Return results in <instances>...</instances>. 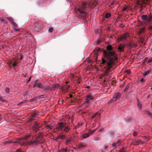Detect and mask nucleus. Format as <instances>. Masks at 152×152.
Returning a JSON list of instances; mask_svg holds the SVG:
<instances>
[{"instance_id": "nucleus-1", "label": "nucleus", "mask_w": 152, "mask_h": 152, "mask_svg": "<svg viewBox=\"0 0 152 152\" xmlns=\"http://www.w3.org/2000/svg\"><path fill=\"white\" fill-rule=\"evenodd\" d=\"M105 55L106 58H109L110 61H106L104 59L102 60V64L106 66L105 67L106 68L105 70L104 71V75L105 76H107L109 74V73L110 72V69L112 67L113 65L114 62L112 58H110V56H113L115 57V53L113 52H105Z\"/></svg>"}, {"instance_id": "nucleus-2", "label": "nucleus", "mask_w": 152, "mask_h": 152, "mask_svg": "<svg viewBox=\"0 0 152 152\" xmlns=\"http://www.w3.org/2000/svg\"><path fill=\"white\" fill-rule=\"evenodd\" d=\"M88 4V2H81L79 5L76 8L75 11L76 13H80L82 15V17L84 18L86 13V5Z\"/></svg>"}, {"instance_id": "nucleus-3", "label": "nucleus", "mask_w": 152, "mask_h": 152, "mask_svg": "<svg viewBox=\"0 0 152 152\" xmlns=\"http://www.w3.org/2000/svg\"><path fill=\"white\" fill-rule=\"evenodd\" d=\"M56 129L58 131L63 130V132H68L70 130V126L67 125L66 124L63 122L58 123L56 126Z\"/></svg>"}, {"instance_id": "nucleus-4", "label": "nucleus", "mask_w": 152, "mask_h": 152, "mask_svg": "<svg viewBox=\"0 0 152 152\" xmlns=\"http://www.w3.org/2000/svg\"><path fill=\"white\" fill-rule=\"evenodd\" d=\"M107 50H108V51H105L104 52V58H106V59H107L108 60V61H110V60L109 58H106L105 55V52H114L115 53V57H114L113 56H110V58H112L113 59V62H114V61L115 60H116L117 58V56L115 54V53L113 51H112V50H113V48L112 47L111 45H108L107 46L106 48Z\"/></svg>"}, {"instance_id": "nucleus-5", "label": "nucleus", "mask_w": 152, "mask_h": 152, "mask_svg": "<svg viewBox=\"0 0 152 152\" xmlns=\"http://www.w3.org/2000/svg\"><path fill=\"white\" fill-rule=\"evenodd\" d=\"M149 0H138L137 1V7L140 8V12H142V10L145 7V5H144L147 3Z\"/></svg>"}, {"instance_id": "nucleus-6", "label": "nucleus", "mask_w": 152, "mask_h": 152, "mask_svg": "<svg viewBox=\"0 0 152 152\" xmlns=\"http://www.w3.org/2000/svg\"><path fill=\"white\" fill-rule=\"evenodd\" d=\"M18 64V61L16 59H10L8 61V64L10 66H12V68L15 69L17 67V65Z\"/></svg>"}, {"instance_id": "nucleus-7", "label": "nucleus", "mask_w": 152, "mask_h": 152, "mask_svg": "<svg viewBox=\"0 0 152 152\" xmlns=\"http://www.w3.org/2000/svg\"><path fill=\"white\" fill-rule=\"evenodd\" d=\"M121 96V94L119 92L115 93L113 96V98L108 103L112 101L116 102L119 100Z\"/></svg>"}, {"instance_id": "nucleus-8", "label": "nucleus", "mask_w": 152, "mask_h": 152, "mask_svg": "<svg viewBox=\"0 0 152 152\" xmlns=\"http://www.w3.org/2000/svg\"><path fill=\"white\" fill-rule=\"evenodd\" d=\"M33 125L31 127L32 130L35 132H36L39 130L40 127L39 124L37 123V121H34L33 124Z\"/></svg>"}, {"instance_id": "nucleus-9", "label": "nucleus", "mask_w": 152, "mask_h": 152, "mask_svg": "<svg viewBox=\"0 0 152 152\" xmlns=\"http://www.w3.org/2000/svg\"><path fill=\"white\" fill-rule=\"evenodd\" d=\"M132 143L134 145H137L139 144H143L144 142L140 139H134L132 140Z\"/></svg>"}, {"instance_id": "nucleus-10", "label": "nucleus", "mask_w": 152, "mask_h": 152, "mask_svg": "<svg viewBox=\"0 0 152 152\" xmlns=\"http://www.w3.org/2000/svg\"><path fill=\"white\" fill-rule=\"evenodd\" d=\"M39 142V140H36V139L34 140H31L30 141L28 142V145H32L34 147L37 145V143H38ZM38 146H39V145H38Z\"/></svg>"}, {"instance_id": "nucleus-11", "label": "nucleus", "mask_w": 152, "mask_h": 152, "mask_svg": "<svg viewBox=\"0 0 152 152\" xmlns=\"http://www.w3.org/2000/svg\"><path fill=\"white\" fill-rule=\"evenodd\" d=\"M69 87L70 86L68 84H64L61 87V89L63 92L66 93L68 91Z\"/></svg>"}, {"instance_id": "nucleus-12", "label": "nucleus", "mask_w": 152, "mask_h": 152, "mask_svg": "<svg viewBox=\"0 0 152 152\" xmlns=\"http://www.w3.org/2000/svg\"><path fill=\"white\" fill-rule=\"evenodd\" d=\"M38 80H36L35 81L33 87L34 88L37 87L39 88L42 89L43 88V86L40 83H38Z\"/></svg>"}, {"instance_id": "nucleus-13", "label": "nucleus", "mask_w": 152, "mask_h": 152, "mask_svg": "<svg viewBox=\"0 0 152 152\" xmlns=\"http://www.w3.org/2000/svg\"><path fill=\"white\" fill-rule=\"evenodd\" d=\"M94 98V97L91 95H87L86 97V103L88 104L90 101L92 100Z\"/></svg>"}, {"instance_id": "nucleus-14", "label": "nucleus", "mask_w": 152, "mask_h": 152, "mask_svg": "<svg viewBox=\"0 0 152 152\" xmlns=\"http://www.w3.org/2000/svg\"><path fill=\"white\" fill-rule=\"evenodd\" d=\"M25 140L24 139H18L17 142L18 143H19L21 145V146H26L27 145H28V142H24V140Z\"/></svg>"}, {"instance_id": "nucleus-15", "label": "nucleus", "mask_w": 152, "mask_h": 152, "mask_svg": "<svg viewBox=\"0 0 152 152\" xmlns=\"http://www.w3.org/2000/svg\"><path fill=\"white\" fill-rule=\"evenodd\" d=\"M129 37V34L128 33H125L120 37L121 40H126L128 37Z\"/></svg>"}, {"instance_id": "nucleus-16", "label": "nucleus", "mask_w": 152, "mask_h": 152, "mask_svg": "<svg viewBox=\"0 0 152 152\" xmlns=\"http://www.w3.org/2000/svg\"><path fill=\"white\" fill-rule=\"evenodd\" d=\"M121 144L120 140H118L115 142H114L112 144V146L114 148H116L119 145Z\"/></svg>"}, {"instance_id": "nucleus-17", "label": "nucleus", "mask_w": 152, "mask_h": 152, "mask_svg": "<svg viewBox=\"0 0 152 152\" xmlns=\"http://www.w3.org/2000/svg\"><path fill=\"white\" fill-rule=\"evenodd\" d=\"M97 4V2L96 1H91L89 3L88 2V4H87V5H88L89 6L93 7L96 5Z\"/></svg>"}, {"instance_id": "nucleus-18", "label": "nucleus", "mask_w": 152, "mask_h": 152, "mask_svg": "<svg viewBox=\"0 0 152 152\" xmlns=\"http://www.w3.org/2000/svg\"><path fill=\"white\" fill-rule=\"evenodd\" d=\"M89 136V133H85L82 135V137H81L82 139L83 140V139H86Z\"/></svg>"}, {"instance_id": "nucleus-19", "label": "nucleus", "mask_w": 152, "mask_h": 152, "mask_svg": "<svg viewBox=\"0 0 152 152\" xmlns=\"http://www.w3.org/2000/svg\"><path fill=\"white\" fill-rule=\"evenodd\" d=\"M37 115L36 113H34L32 115L29 121H30L32 122V121L35 119V118L37 116Z\"/></svg>"}, {"instance_id": "nucleus-20", "label": "nucleus", "mask_w": 152, "mask_h": 152, "mask_svg": "<svg viewBox=\"0 0 152 152\" xmlns=\"http://www.w3.org/2000/svg\"><path fill=\"white\" fill-rule=\"evenodd\" d=\"M124 47L121 44L118 47V49L121 51H124Z\"/></svg>"}, {"instance_id": "nucleus-21", "label": "nucleus", "mask_w": 152, "mask_h": 152, "mask_svg": "<svg viewBox=\"0 0 152 152\" xmlns=\"http://www.w3.org/2000/svg\"><path fill=\"white\" fill-rule=\"evenodd\" d=\"M100 51V49L99 48L97 49L96 50H94V53L97 55V53ZM97 56L96 55V57L95 59V61H96L97 60Z\"/></svg>"}, {"instance_id": "nucleus-22", "label": "nucleus", "mask_w": 152, "mask_h": 152, "mask_svg": "<svg viewBox=\"0 0 152 152\" xmlns=\"http://www.w3.org/2000/svg\"><path fill=\"white\" fill-rule=\"evenodd\" d=\"M145 113L146 115H148L151 118H152V114L150 112L148 111H145Z\"/></svg>"}, {"instance_id": "nucleus-23", "label": "nucleus", "mask_w": 152, "mask_h": 152, "mask_svg": "<svg viewBox=\"0 0 152 152\" xmlns=\"http://www.w3.org/2000/svg\"><path fill=\"white\" fill-rule=\"evenodd\" d=\"M72 140V138H69V139L66 140L65 142V143L66 144V145H68L71 142Z\"/></svg>"}, {"instance_id": "nucleus-24", "label": "nucleus", "mask_w": 152, "mask_h": 152, "mask_svg": "<svg viewBox=\"0 0 152 152\" xmlns=\"http://www.w3.org/2000/svg\"><path fill=\"white\" fill-rule=\"evenodd\" d=\"M87 145L84 143H81L79 145V146L80 148L85 147H87Z\"/></svg>"}, {"instance_id": "nucleus-25", "label": "nucleus", "mask_w": 152, "mask_h": 152, "mask_svg": "<svg viewBox=\"0 0 152 152\" xmlns=\"http://www.w3.org/2000/svg\"><path fill=\"white\" fill-rule=\"evenodd\" d=\"M65 137V136L64 135H62L61 134H59V136L58 137V138L63 139Z\"/></svg>"}, {"instance_id": "nucleus-26", "label": "nucleus", "mask_w": 152, "mask_h": 152, "mask_svg": "<svg viewBox=\"0 0 152 152\" xmlns=\"http://www.w3.org/2000/svg\"><path fill=\"white\" fill-rule=\"evenodd\" d=\"M42 89L43 91H45L46 90H49L50 89V87L48 86H43V88Z\"/></svg>"}, {"instance_id": "nucleus-27", "label": "nucleus", "mask_w": 152, "mask_h": 152, "mask_svg": "<svg viewBox=\"0 0 152 152\" xmlns=\"http://www.w3.org/2000/svg\"><path fill=\"white\" fill-rule=\"evenodd\" d=\"M150 71H147L145 72L143 74V75L144 77H145V76L148 75V74L150 73Z\"/></svg>"}, {"instance_id": "nucleus-28", "label": "nucleus", "mask_w": 152, "mask_h": 152, "mask_svg": "<svg viewBox=\"0 0 152 152\" xmlns=\"http://www.w3.org/2000/svg\"><path fill=\"white\" fill-rule=\"evenodd\" d=\"M137 105L138 108L140 110H141L142 109V105L141 104H140V102H138L137 103Z\"/></svg>"}, {"instance_id": "nucleus-29", "label": "nucleus", "mask_w": 152, "mask_h": 152, "mask_svg": "<svg viewBox=\"0 0 152 152\" xmlns=\"http://www.w3.org/2000/svg\"><path fill=\"white\" fill-rule=\"evenodd\" d=\"M129 86H130V84H129V83L128 84H127V85L126 86L125 88V89L124 90V92H126L128 90V89L129 88Z\"/></svg>"}, {"instance_id": "nucleus-30", "label": "nucleus", "mask_w": 152, "mask_h": 152, "mask_svg": "<svg viewBox=\"0 0 152 152\" xmlns=\"http://www.w3.org/2000/svg\"><path fill=\"white\" fill-rule=\"evenodd\" d=\"M142 19L143 20H147V17L146 15H142L141 16Z\"/></svg>"}, {"instance_id": "nucleus-31", "label": "nucleus", "mask_w": 152, "mask_h": 152, "mask_svg": "<svg viewBox=\"0 0 152 152\" xmlns=\"http://www.w3.org/2000/svg\"><path fill=\"white\" fill-rule=\"evenodd\" d=\"M31 135L30 134L26 135L25 136L24 139L25 140H27L29 138L31 137Z\"/></svg>"}, {"instance_id": "nucleus-32", "label": "nucleus", "mask_w": 152, "mask_h": 152, "mask_svg": "<svg viewBox=\"0 0 152 152\" xmlns=\"http://www.w3.org/2000/svg\"><path fill=\"white\" fill-rule=\"evenodd\" d=\"M144 28H142L139 31L138 33L139 34H142L144 31Z\"/></svg>"}, {"instance_id": "nucleus-33", "label": "nucleus", "mask_w": 152, "mask_h": 152, "mask_svg": "<svg viewBox=\"0 0 152 152\" xmlns=\"http://www.w3.org/2000/svg\"><path fill=\"white\" fill-rule=\"evenodd\" d=\"M148 22H150L152 20V16L150 15L147 19Z\"/></svg>"}, {"instance_id": "nucleus-34", "label": "nucleus", "mask_w": 152, "mask_h": 152, "mask_svg": "<svg viewBox=\"0 0 152 152\" xmlns=\"http://www.w3.org/2000/svg\"><path fill=\"white\" fill-rule=\"evenodd\" d=\"M6 18L12 23L13 22V19L12 18L7 17Z\"/></svg>"}, {"instance_id": "nucleus-35", "label": "nucleus", "mask_w": 152, "mask_h": 152, "mask_svg": "<svg viewBox=\"0 0 152 152\" xmlns=\"http://www.w3.org/2000/svg\"><path fill=\"white\" fill-rule=\"evenodd\" d=\"M126 149L125 148H122L119 151V152H126Z\"/></svg>"}, {"instance_id": "nucleus-36", "label": "nucleus", "mask_w": 152, "mask_h": 152, "mask_svg": "<svg viewBox=\"0 0 152 152\" xmlns=\"http://www.w3.org/2000/svg\"><path fill=\"white\" fill-rule=\"evenodd\" d=\"M37 97H35L33 99H31L30 100V102H33L34 101H36L37 99Z\"/></svg>"}, {"instance_id": "nucleus-37", "label": "nucleus", "mask_w": 152, "mask_h": 152, "mask_svg": "<svg viewBox=\"0 0 152 152\" xmlns=\"http://www.w3.org/2000/svg\"><path fill=\"white\" fill-rule=\"evenodd\" d=\"M97 115H98V117L100 116V115H99V113H96L94 115L92 116V118H95L97 116Z\"/></svg>"}, {"instance_id": "nucleus-38", "label": "nucleus", "mask_w": 152, "mask_h": 152, "mask_svg": "<svg viewBox=\"0 0 152 152\" xmlns=\"http://www.w3.org/2000/svg\"><path fill=\"white\" fill-rule=\"evenodd\" d=\"M110 15L111 14L110 13H107L105 15V17L107 18H108L109 17H110Z\"/></svg>"}, {"instance_id": "nucleus-39", "label": "nucleus", "mask_w": 152, "mask_h": 152, "mask_svg": "<svg viewBox=\"0 0 152 152\" xmlns=\"http://www.w3.org/2000/svg\"><path fill=\"white\" fill-rule=\"evenodd\" d=\"M81 126V124H78L77 125H76L73 129H76L77 128H78L80 126Z\"/></svg>"}, {"instance_id": "nucleus-40", "label": "nucleus", "mask_w": 152, "mask_h": 152, "mask_svg": "<svg viewBox=\"0 0 152 152\" xmlns=\"http://www.w3.org/2000/svg\"><path fill=\"white\" fill-rule=\"evenodd\" d=\"M148 59V58L147 57H146L143 60V62H142V64H144L146 61Z\"/></svg>"}, {"instance_id": "nucleus-41", "label": "nucleus", "mask_w": 152, "mask_h": 152, "mask_svg": "<svg viewBox=\"0 0 152 152\" xmlns=\"http://www.w3.org/2000/svg\"><path fill=\"white\" fill-rule=\"evenodd\" d=\"M0 100L3 102H6V100L5 99H3L1 96H0Z\"/></svg>"}, {"instance_id": "nucleus-42", "label": "nucleus", "mask_w": 152, "mask_h": 152, "mask_svg": "<svg viewBox=\"0 0 152 152\" xmlns=\"http://www.w3.org/2000/svg\"><path fill=\"white\" fill-rule=\"evenodd\" d=\"M67 151V149H64L62 148L61 150V152H66Z\"/></svg>"}, {"instance_id": "nucleus-43", "label": "nucleus", "mask_w": 152, "mask_h": 152, "mask_svg": "<svg viewBox=\"0 0 152 152\" xmlns=\"http://www.w3.org/2000/svg\"><path fill=\"white\" fill-rule=\"evenodd\" d=\"M137 135V133L136 132L134 131L133 133V135L134 136H136Z\"/></svg>"}, {"instance_id": "nucleus-44", "label": "nucleus", "mask_w": 152, "mask_h": 152, "mask_svg": "<svg viewBox=\"0 0 152 152\" xmlns=\"http://www.w3.org/2000/svg\"><path fill=\"white\" fill-rule=\"evenodd\" d=\"M59 86L58 84L54 85L53 86V87L54 88H57Z\"/></svg>"}, {"instance_id": "nucleus-45", "label": "nucleus", "mask_w": 152, "mask_h": 152, "mask_svg": "<svg viewBox=\"0 0 152 152\" xmlns=\"http://www.w3.org/2000/svg\"><path fill=\"white\" fill-rule=\"evenodd\" d=\"M53 28L52 27H51L49 28L48 31L49 32H51L53 31Z\"/></svg>"}, {"instance_id": "nucleus-46", "label": "nucleus", "mask_w": 152, "mask_h": 152, "mask_svg": "<svg viewBox=\"0 0 152 152\" xmlns=\"http://www.w3.org/2000/svg\"><path fill=\"white\" fill-rule=\"evenodd\" d=\"M25 101H22V102H21L19 103H18V106H19V105H21L22 104L24 103H25Z\"/></svg>"}, {"instance_id": "nucleus-47", "label": "nucleus", "mask_w": 152, "mask_h": 152, "mask_svg": "<svg viewBox=\"0 0 152 152\" xmlns=\"http://www.w3.org/2000/svg\"><path fill=\"white\" fill-rule=\"evenodd\" d=\"M145 137V140L146 141L145 142H148L150 140V137Z\"/></svg>"}, {"instance_id": "nucleus-48", "label": "nucleus", "mask_w": 152, "mask_h": 152, "mask_svg": "<svg viewBox=\"0 0 152 152\" xmlns=\"http://www.w3.org/2000/svg\"><path fill=\"white\" fill-rule=\"evenodd\" d=\"M12 24L13 25V26L15 27H18V25L16 23H15L13 22L12 23Z\"/></svg>"}, {"instance_id": "nucleus-49", "label": "nucleus", "mask_w": 152, "mask_h": 152, "mask_svg": "<svg viewBox=\"0 0 152 152\" xmlns=\"http://www.w3.org/2000/svg\"><path fill=\"white\" fill-rule=\"evenodd\" d=\"M10 91V88H6L5 89V92L7 93H8Z\"/></svg>"}, {"instance_id": "nucleus-50", "label": "nucleus", "mask_w": 152, "mask_h": 152, "mask_svg": "<svg viewBox=\"0 0 152 152\" xmlns=\"http://www.w3.org/2000/svg\"><path fill=\"white\" fill-rule=\"evenodd\" d=\"M140 82L142 83L144 82L145 81V80H144V79L143 78H141L140 80Z\"/></svg>"}, {"instance_id": "nucleus-51", "label": "nucleus", "mask_w": 152, "mask_h": 152, "mask_svg": "<svg viewBox=\"0 0 152 152\" xmlns=\"http://www.w3.org/2000/svg\"><path fill=\"white\" fill-rule=\"evenodd\" d=\"M124 86H125V83H123V84H122L121 85L120 88H123L124 87Z\"/></svg>"}, {"instance_id": "nucleus-52", "label": "nucleus", "mask_w": 152, "mask_h": 152, "mask_svg": "<svg viewBox=\"0 0 152 152\" xmlns=\"http://www.w3.org/2000/svg\"><path fill=\"white\" fill-rule=\"evenodd\" d=\"M14 30L15 31H19L20 30V29H17L15 28H14Z\"/></svg>"}, {"instance_id": "nucleus-53", "label": "nucleus", "mask_w": 152, "mask_h": 152, "mask_svg": "<svg viewBox=\"0 0 152 152\" xmlns=\"http://www.w3.org/2000/svg\"><path fill=\"white\" fill-rule=\"evenodd\" d=\"M45 96V95H40L39 96V98H43Z\"/></svg>"}, {"instance_id": "nucleus-54", "label": "nucleus", "mask_w": 152, "mask_h": 152, "mask_svg": "<svg viewBox=\"0 0 152 152\" xmlns=\"http://www.w3.org/2000/svg\"><path fill=\"white\" fill-rule=\"evenodd\" d=\"M41 138V136H38L36 137V140H38L39 139H40Z\"/></svg>"}, {"instance_id": "nucleus-55", "label": "nucleus", "mask_w": 152, "mask_h": 152, "mask_svg": "<svg viewBox=\"0 0 152 152\" xmlns=\"http://www.w3.org/2000/svg\"><path fill=\"white\" fill-rule=\"evenodd\" d=\"M148 63L152 62V58H151L148 61Z\"/></svg>"}, {"instance_id": "nucleus-56", "label": "nucleus", "mask_w": 152, "mask_h": 152, "mask_svg": "<svg viewBox=\"0 0 152 152\" xmlns=\"http://www.w3.org/2000/svg\"><path fill=\"white\" fill-rule=\"evenodd\" d=\"M149 30H151L152 31V26H150L148 27Z\"/></svg>"}, {"instance_id": "nucleus-57", "label": "nucleus", "mask_w": 152, "mask_h": 152, "mask_svg": "<svg viewBox=\"0 0 152 152\" xmlns=\"http://www.w3.org/2000/svg\"><path fill=\"white\" fill-rule=\"evenodd\" d=\"M89 132L88 133H89V135H90V134H92V131L91 130V129H89Z\"/></svg>"}, {"instance_id": "nucleus-58", "label": "nucleus", "mask_w": 152, "mask_h": 152, "mask_svg": "<svg viewBox=\"0 0 152 152\" xmlns=\"http://www.w3.org/2000/svg\"><path fill=\"white\" fill-rule=\"evenodd\" d=\"M124 26L122 23L120 25V27L121 28H123L124 27Z\"/></svg>"}, {"instance_id": "nucleus-59", "label": "nucleus", "mask_w": 152, "mask_h": 152, "mask_svg": "<svg viewBox=\"0 0 152 152\" xmlns=\"http://www.w3.org/2000/svg\"><path fill=\"white\" fill-rule=\"evenodd\" d=\"M47 128L49 129H52V127H51L50 126H47Z\"/></svg>"}, {"instance_id": "nucleus-60", "label": "nucleus", "mask_w": 152, "mask_h": 152, "mask_svg": "<svg viewBox=\"0 0 152 152\" xmlns=\"http://www.w3.org/2000/svg\"><path fill=\"white\" fill-rule=\"evenodd\" d=\"M17 152H22V151H21L20 149H18L17 151Z\"/></svg>"}, {"instance_id": "nucleus-61", "label": "nucleus", "mask_w": 152, "mask_h": 152, "mask_svg": "<svg viewBox=\"0 0 152 152\" xmlns=\"http://www.w3.org/2000/svg\"><path fill=\"white\" fill-rule=\"evenodd\" d=\"M102 110H100L99 111V112L98 113H99V115H100V113H101V112H102Z\"/></svg>"}, {"instance_id": "nucleus-62", "label": "nucleus", "mask_w": 152, "mask_h": 152, "mask_svg": "<svg viewBox=\"0 0 152 152\" xmlns=\"http://www.w3.org/2000/svg\"><path fill=\"white\" fill-rule=\"evenodd\" d=\"M127 9V8L126 7H124L123 8V11H125V10H126V9Z\"/></svg>"}, {"instance_id": "nucleus-63", "label": "nucleus", "mask_w": 152, "mask_h": 152, "mask_svg": "<svg viewBox=\"0 0 152 152\" xmlns=\"http://www.w3.org/2000/svg\"><path fill=\"white\" fill-rule=\"evenodd\" d=\"M3 22L4 23H5V24H7L8 23L7 22V21L5 20H4V21H3Z\"/></svg>"}, {"instance_id": "nucleus-64", "label": "nucleus", "mask_w": 152, "mask_h": 152, "mask_svg": "<svg viewBox=\"0 0 152 152\" xmlns=\"http://www.w3.org/2000/svg\"><path fill=\"white\" fill-rule=\"evenodd\" d=\"M31 77H30L29 78V79H28V82H30V80H31Z\"/></svg>"}]
</instances>
